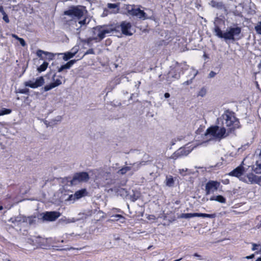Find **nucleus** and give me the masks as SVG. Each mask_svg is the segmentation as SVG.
Segmentation results:
<instances>
[{"label":"nucleus","mask_w":261,"mask_h":261,"mask_svg":"<svg viewBox=\"0 0 261 261\" xmlns=\"http://www.w3.org/2000/svg\"><path fill=\"white\" fill-rule=\"evenodd\" d=\"M241 32V28L239 27L228 28L224 33L218 27L215 28L216 35L220 38H224L225 40H234L239 39L240 37H238Z\"/></svg>","instance_id":"f257e3e1"},{"label":"nucleus","mask_w":261,"mask_h":261,"mask_svg":"<svg viewBox=\"0 0 261 261\" xmlns=\"http://www.w3.org/2000/svg\"><path fill=\"white\" fill-rule=\"evenodd\" d=\"M222 124L229 127L231 131L239 127V120L236 118L233 113L227 112L222 115Z\"/></svg>","instance_id":"f03ea898"},{"label":"nucleus","mask_w":261,"mask_h":261,"mask_svg":"<svg viewBox=\"0 0 261 261\" xmlns=\"http://www.w3.org/2000/svg\"><path fill=\"white\" fill-rule=\"evenodd\" d=\"M115 31L112 26L102 25L97 26L94 28L93 39L100 41L102 40L107 35L110 34Z\"/></svg>","instance_id":"7ed1b4c3"},{"label":"nucleus","mask_w":261,"mask_h":261,"mask_svg":"<svg viewBox=\"0 0 261 261\" xmlns=\"http://www.w3.org/2000/svg\"><path fill=\"white\" fill-rule=\"evenodd\" d=\"M228 134V132L226 133V130L224 126H213L207 129L205 135H210L214 138L221 139L226 137Z\"/></svg>","instance_id":"20e7f679"},{"label":"nucleus","mask_w":261,"mask_h":261,"mask_svg":"<svg viewBox=\"0 0 261 261\" xmlns=\"http://www.w3.org/2000/svg\"><path fill=\"white\" fill-rule=\"evenodd\" d=\"M85 7L81 6L71 7L69 10L64 11V15L71 17H76L80 19L83 16L85 11Z\"/></svg>","instance_id":"39448f33"},{"label":"nucleus","mask_w":261,"mask_h":261,"mask_svg":"<svg viewBox=\"0 0 261 261\" xmlns=\"http://www.w3.org/2000/svg\"><path fill=\"white\" fill-rule=\"evenodd\" d=\"M89 179L88 174L85 172L75 174L70 181L71 185H75L77 182H86Z\"/></svg>","instance_id":"423d86ee"},{"label":"nucleus","mask_w":261,"mask_h":261,"mask_svg":"<svg viewBox=\"0 0 261 261\" xmlns=\"http://www.w3.org/2000/svg\"><path fill=\"white\" fill-rule=\"evenodd\" d=\"M44 79L42 76H40L36 79L30 80L24 83V85L27 87H29L32 88H37L41 87L44 84Z\"/></svg>","instance_id":"0eeeda50"},{"label":"nucleus","mask_w":261,"mask_h":261,"mask_svg":"<svg viewBox=\"0 0 261 261\" xmlns=\"http://www.w3.org/2000/svg\"><path fill=\"white\" fill-rule=\"evenodd\" d=\"M56 75L54 74L53 76V82L50 83L49 84L45 85L43 89L44 91H48L50 90L51 89L56 88L62 84L61 79L62 77L61 76H58L57 78H56Z\"/></svg>","instance_id":"6e6552de"},{"label":"nucleus","mask_w":261,"mask_h":261,"mask_svg":"<svg viewBox=\"0 0 261 261\" xmlns=\"http://www.w3.org/2000/svg\"><path fill=\"white\" fill-rule=\"evenodd\" d=\"M220 185V182L217 181L210 180L207 182L205 185L206 195L214 193L218 190Z\"/></svg>","instance_id":"1a4fd4ad"},{"label":"nucleus","mask_w":261,"mask_h":261,"mask_svg":"<svg viewBox=\"0 0 261 261\" xmlns=\"http://www.w3.org/2000/svg\"><path fill=\"white\" fill-rule=\"evenodd\" d=\"M42 215L43 221H54L60 216V214L57 212H47Z\"/></svg>","instance_id":"9d476101"},{"label":"nucleus","mask_w":261,"mask_h":261,"mask_svg":"<svg viewBox=\"0 0 261 261\" xmlns=\"http://www.w3.org/2000/svg\"><path fill=\"white\" fill-rule=\"evenodd\" d=\"M192 150V149H189V147L180 148L170 156V159L175 160L178 157L187 155Z\"/></svg>","instance_id":"9b49d317"},{"label":"nucleus","mask_w":261,"mask_h":261,"mask_svg":"<svg viewBox=\"0 0 261 261\" xmlns=\"http://www.w3.org/2000/svg\"><path fill=\"white\" fill-rule=\"evenodd\" d=\"M145 164V162H140L139 163H134L133 164H131L132 166H125L122 167L121 169H120L118 171L117 173L121 175H124L128 171H130L133 167H135L136 168V170H137L139 168H140V166L142 164Z\"/></svg>","instance_id":"f8f14e48"},{"label":"nucleus","mask_w":261,"mask_h":261,"mask_svg":"<svg viewBox=\"0 0 261 261\" xmlns=\"http://www.w3.org/2000/svg\"><path fill=\"white\" fill-rule=\"evenodd\" d=\"M128 12L130 15L136 16L139 18H142L144 19L147 18L146 13L139 8L134 9L132 8L131 9H129V8H128Z\"/></svg>","instance_id":"ddd939ff"},{"label":"nucleus","mask_w":261,"mask_h":261,"mask_svg":"<svg viewBox=\"0 0 261 261\" xmlns=\"http://www.w3.org/2000/svg\"><path fill=\"white\" fill-rule=\"evenodd\" d=\"M131 24L129 22H123L121 24L122 32L123 34L130 36L133 34L130 32Z\"/></svg>","instance_id":"4468645a"},{"label":"nucleus","mask_w":261,"mask_h":261,"mask_svg":"<svg viewBox=\"0 0 261 261\" xmlns=\"http://www.w3.org/2000/svg\"><path fill=\"white\" fill-rule=\"evenodd\" d=\"M244 168L242 166H239L230 172L229 174L231 176L239 177L244 173Z\"/></svg>","instance_id":"2eb2a0df"},{"label":"nucleus","mask_w":261,"mask_h":261,"mask_svg":"<svg viewBox=\"0 0 261 261\" xmlns=\"http://www.w3.org/2000/svg\"><path fill=\"white\" fill-rule=\"evenodd\" d=\"M252 170L256 174H261V159L257 158L255 164L252 166Z\"/></svg>","instance_id":"dca6fc26"},{"label":"nucleus","mask_w":261,"mask_h":261,"mask_svg":"<svg viewBox=\"0 0 261 261\" xmlns=\"http://www.w3.org/2000/svg\"><path fill=\"white\" fill-rule=\"evenodd\" d=\"M258 176H256L252 173H249L247 175L248 181L246 182H248L251 184H256L257 181Z\"/></svg>","instance_id":"f3484780"},{"label":"nucleus","mask_w":261,"mask_h":261,"mask_svg":"<svg viewBox=\"0 0 261 261\" xmlns=\"http://www.w3.org/2000/svg\"><path fill=\"white\" fill-rule=\"evenodd\" d=\"M87 193L86 189H82L76 191L74 194L76 199H79L81 198L86 196Z\"/></svg>","instance_id":"a211bd4d"},{"label":"nucleus","mask_w":261,"mask_h":261,"mask_svg":"<svg viewBox=\"0 0 261 261\" xmlns=\"http://www.w3.org/2000/svg\"><path fill=\"white\" fill-rule=\"evenodd\" d=\"M210 200L211 201H217L222 203H224L226 202L225 198L221 195L213 196L210 198Z\"/></svg>","instance_id":"6ab92c4d"},{"label":"nucleus","mask_w":261,"mask_h":261,"mask_svg":"<svg viewBox=\"0 0 261 261\" xmlns=\"http://www.w3.org/2000/svg\"><path fill=\"white\" fill-rule=\"evenodd\" d=\"M195 216L198 217L209 218L211 219L215 218L216 217V215L215 214H207L204 213H195Z\"/></svg>","instance_id":"aec40b11"},{"label":"nucleus","mask_w":261,"mask_h":261,"mask_svg":"<svg viewBox=\"0 0 261 261\" xmlns=\"http://www.w3.org/2000/svg\"><path fill=\"white\" fill-rule=\"evenodd\" d=\"M195 213L181 214L178 217V218L189 219V218L196 217V216H195Z\"/></svg>","instance_id":"412c9836"},{"label":"nucleus","mask_w":261,"mask_h":261,"mask_svg":"<svg viewBox=\"0 0 261 261\" xmlns=\"http://www.w3.org/2000/svg\"><path fill=\"white\" fill-rule=\"evenodd\" d=\"M166 184L168 187H172L174 184V179L171 176L166 177Z\"/></svg>","instance_id":"4be33fe9"},{"label":"nucleus","mask_w":261,"mask_h":261,"mask_svg":"<svg viewBox=\"0 0 261 261\" xmlns=\"http://www.w3.org/2000/svg\"><path fill=\"white\" fill-rule=\"evenodd\" d=\"M89 22V20L87 21V19L86 18H85L83 20H79L78 21V23L80 24V27L77 29L78 30L80 28H82L83 27H86L87 24H88Z\"/></svg>","instance_id":"5701e85b"},{"label":"nucleus","mask_w":261,"mask_h":261,"mask_svg":"<svg viewBox=\"0 0 261 261\" xmlns=\"http://www.w3.org/2000/svg\"><path fill=\"white\" fill-rule=\"evenodd\" d=\"M48 65V63L45 62L37 68V70L39 72L45 71Z\"/></svg>","instance_id":"b1692460"},{"label":"nucleus","mask_w":261,"mask_h":261,"mask_svg":"<svg viewBox=\"0 0 261 261\" xmlns=\"http://www.w3.org/2000/svg\"><path fill=\"white\" fill-rule=\"evenodd\" d=\"M11 113V110L6 108H3L0 110V116L9 114Z\"/></svg>","instance_id":"393cba45"},{"label":"nucleus","mask_w":261,"mask_h":261,"mask_svg":"<svg viewBox=\"0 0 261 261\" xmlns=\"http://www.w3.org/2000/svg\"><path fill=\"white\" fill-rule=\"evenodd\" d=\"M73 55L71 53V52H67L64 54L63 59L65 61H67L69 59L72 58L73 57Z\"/></svg>","instance_id":"a878e982"},{"label":"nucleus","mask_w":261,"mask_h":261,"mask_svg":"<svg viewBox=\"0 0 261 261\" xmlns=\"http://www.w3.org/2000/svg\"><path fill=\"white\" fill-rule=\"evenodd\" d=\"M254 29L258 34L261 35V21L258 22L256 23Z\"/></svg>","instance_id":"bb28decb"},{"label":"nucleus","mask_w":261,"mask_h":261,"mask_svg":"<svg viewBox=\"0 0 261 261\" xmlns=\"http://www.w3.org/2000/svg\"><path fill=\"white\" fill-rule=\"evenodd\" d=\"M45 54L46 55H51L50 53H48V52H46V51H44L43 50H37V53H36V54H37V56L38 57H39V58H41L42 57V54Z\"/></svg>","instance_id":"cd10ccee"},{"label":"nucleus","mask_w":261,"mask_h":261,"mask_svg":"<svg viewBox=\"0 0 261 261\" xmlns=\"http://www.w3.org/2000/svg\"><path fill=\"white\" fill-rule=\"evenodd\" d=\"M69 68H70V67L67 63L66 64L63 65L62 66H61L60 68H59L58 72H62L64 69H69Z\"/></svg>","instance_id":"c85d7f7f"},{"label":"nucleus","mask_w":261,"mask_h":261,"mask_svg":"<svg viewBox=\"0 0 261 261\" xmlns=\"http://www.w3.org/2000/svg\"><path fill=\"white\" fill-rule=\"evenodd\" d=\"M206 93V90L204 88H202L199 91L198 96H200L201 97L204 96Z\"/></svg>","instance_id":"c756f323"},{"label":"nucleus","mask_w":261,"mask_h":261,"mask_svg":"<svg viewBox=\"0 0 261 261\" xmlns=\"http://www.w3.org/2000/svg\"><path fill=\"white\" fill-rule=\"evenodd\" d=\"M107 6H108V7L109 9H116V8H117V9H118L119 5L117 4H110V3H109V4H108Z\"/></svg>","instance_id":"7c9ffc66"},{"label":"nucleus","mask_w":261,"mask_h":261,"mask_svg":"<svg viewBox=\"0 0 261 261\" xmlns=\"http://www.w3.org/2000/svg\"><path fill=\"white\" fill-rule=\"evenodd\" d=\"M77 200L76 198L75 197L74 194L70 195L69 196L68 198L67 199V201H74L75 200Z\"/></svg>","instance_id":"2f4dec72"},{"label":"nucleus","mask_w":261,"mask_h":261,"mask_svg":"<svg viewBox=\"0 0 261 261\" xmlns=\"http://www.w3.org/2000/svg\"><path fill=\"white\" fill-rule=\"evenodd\" d=\"M78 50H79V48L77 47H74L71 49V52L73 55V56H74L77 53Z\"/></svg>","instance_id":"473e14b6"},{"label":"nucleus","mask_w":261,"mask_h":261,"mask_svg":"<svg viewBox=\"0 0 261 261\" xmlns=\"http://www.w3.org/2000/svg\"><path fill=\"white\" fill-rule=\"evenodd\" d=\"M88 54H94V51L93 49L91 48L89 49L84 54V56Z\"/></svg>","instance_id":"72a5a7b5"},{"label":"nucleus","mask_w":261,"mask_h":261,"mask_svg":"<svg viewBox=\"0 0 261 261\" xmlns=\"http://www.w3.org/2000/svg\"><path fill=\"white\" fill-rule=\"evenodd\" d=\"M18 41L22 46H25L26 45L25 42L23 38H20Z\"/></svg>","instance_id":"f704fd0d"},{"label":"nucleus","mask_w":261,"mask_h":261,"mask_svg":"<svg viewBox=\"0 0 261 261\" xmlns=\"http://www.w3.org/2000/svg\"><path fill=\"white\" fill-rule=\"evenodd\" d=\"M3 19L7 23H8L9 22V18L6 13L3 15Z\"/></svg>","instance_id":"c9c22d12"},{"label":"nucleus","mask_w":261,"mask_h":261,"mask_svg":"<svg viewBox=\"0 0 261 261\" xmlns=\"http://www.w3.org/2000/svg\"><path fill=\"white\" fill-rule=\"evenodd\" d=\"M76 62L75 60H72L69 61L67 64L69 65V67L70 68L71 66Z\"/></svg>","instance_id":"e433bc0d"},{"label":"nucleus","mask_w":261,"mask_h":261,"mask_svg":"<svg viewBox=\"0 0 261 261\" xmlns=\"http://www.w3.org/2000/svg\"><path fill=\"white\" fill-rule=\"evenodd\" d=\"M216 73L215 72H214V71H211V72H210V73H209V74H208V77H209L210 78H212V77H214V76H215V75H216Z\"/></svg>","instance_id":"4c0bfd02"},{"label":"nucleus","mask_w":261,"mask_h":261,"mask_svg":"<svg viewBox=\"0 0 261 261\" xmlns=\"http://www.w3.org/2000/svg\"><path fill=\"white\" fill-rule=\"evenodd\" d=\"M29 90L28 89H22V90H20L19 92L20 93H22V94H24V93H28Z\"/></svg>","instance_id":"58836bf2"},{"label":"nucleus","mask_w":261,"mask_h":261,"mask_svg":"<svg viewBox=\"0 0 261 261\" xmlns=\"http://www.w3.org/2000/svg\"><path fill=\"white\" fill-rule=\"evenodd\" d=\"M112 217H114L115 218H118V219H120V218H123L124 219V217L121 215H118V214H117V215H114V216H112Z\"/></svg>","instance_id":"ea45409f"},{"label":"nucleus","mask_w":261,"mask_h":261,"mask_svg":"<svg viewBox=\"0 0 261 261\" xmlns=\"http://www.w3.org/2000/svg\"><path fill=\"white\" fill-rule=\"evenodd\" d=\"M35 217H28V219L26 220V221H29L30 223H31L33 221V219L35 218Z\"/></svg>","instance_id":"a19ab883"},{"label":"nucleus","mask_w":261,"mask_h":261,"mask_svg":"<svg viewBox=\"0 0 261 261\" xmlns=\"http://www.w3.org/2000/svg\"><path fill=\"white\" fill-rule=\"evenodd\" d=\"M75 221H74V219L73 218H72V219H67V220H65V223H71V222H74Z\"/></svg>","instance_id":"79ce46f5"},{"label":"nucleus","mask_w":261,"mask_h":261,"mask_svg":"<svg viewBox=\"0 0 261 261\" xmlns=\"http://www.w3.org/2000/svg\"><path fill=\"white\" fill-rule=\"evenodd\" d=\"M192 80H189V81H187L184 82L183 84L185 85H188L192 84Z\"/></svg>","instance_id":"37998d69"},{"label":"nucleus","mask_w":261,"mask_h":261,"mask_svg":"<svg viewBox=\"0 0 261 261\" xmlns=\"http://www.w3.org/2000/svg\"><path fill=\"white\" fill-rule=\"evenodd\" d=\"M119 192L120 193H122V194H125L126 195H127V191L126 190H125L124 189H121V190H119Z\"/></svg>","instance_id":"c03bdc74"},{"label":"nucleus","mask_w":261,"mask_h":261,"mask_svg":"<svg viewBox=\"0 0 261 261\" xmlns=\"http://www.w3.org/2000/svg\"><path fill=\"white\" fill-rule=\"evenodd\" d=\"M257 184L259 186H261V176H258Z\"/></svg>","instance_id":"a18cd8bd"},{"label":"nucleus","mask_w":261,"mask_h":261,"mask_svg":"<svg viewBox=\"0 0 261 261\" xmlns=\"http://www.w3.org/2000/svg\"><path fill=\"white\" fill-rule=\"evenodd\" d=\"M62 119V117L61 116H58L56 117L55 120L57 121H61Z\"/></svg>","instance_id":"49530a36"},{"label":"nucleus","mask_w":261,"mask_h":261,"mask_svg":"<svg viewBox=\"0 0 261 261\" xmlns=\"http://www.w3.org/2000/svg\"><path fill=\"white\" fill-rule=\"evenodd\" d=\"M12 37L14 38L15 39H16V40H17L18 41L19 40V39L20 38V37H18L15 34H12Z\"/></svg>","instance_id":"de8ad7c7"},{"label":"nucleus","mask_w":261,"mask_h":261,"mask_svg":"<svg viewBox=\"0 0 261 261\" xmlns=\"http://www.w3.org/2000/svg\"><path fill=\"white\" fill-rule=\"evenodd\" d=\"M0 12H1L3 15H4V14L6 13L4 10L3 7H2V6L0 7Z\"/></svg>","instance_id":"09e8293b"},{"label":"nucleus","mask_w":261,"mask_h":261,"mask_svg":"<svg viewBox=\"0 0 261 261\" xmlns=\"http://www.w3.org/2000/svg\"><path fill=\"white\" fill-rule=\"evenodd\" d=\"M258 246L257 245L255 244H253V248H252V250H255L256 249V247Z\"/></svg>","instance_id":"8fccbe9b"},{"label":"nucleus","mask_w":261,"mask_h":261,"mask_svg":"<svg viewBox=\"0 0 261 261\" xmlns=\"http://www.w3.org/2000/svg\"><path fill=\"white\" fill-rule=\"evenodd\" d=\"M193 255L195 257H196L199 258V259H201L200 258L201 256L197 253H194Z\"/></svg>","instance_id":"3c124183"},{"label":"nucleus","mask_w":261,"mask_h":261,"mask_svg":"<svg viewBox=\"0 0 261 261\" xmlns=\"http://www.w3.org/2000/svg\"><path fill=\"white\" fill-rule=\"evenodd\" d=\"M254 254H252V255H250V256H246V258H247V259H250V258H253V257H254Z\"/></svg>","instance_id":"603ef678"},{"label":"nucleus","mask_w":261,"mask_h":261,"mask_svg":"<svg viewBox=\"0 0 261 261\" xmlns=\"http://www.w3.org/2000/svg\"><path fill=\"white\" fill-rule=\"evenodd\" d=\"M165 98H168L170 97V94L169 93H166L164 95Z\"/></svg>","instance_id":"864d4df0"},{"label":"nucleus","mask_w":261,"mask_h":261,"mask_svg":"<svg viewBox=\"0 0 261 261\" xmlns=\"http://www.w3.org/2000/svg\"><path fill=\"white\" fill-rule=\"evenodd\" d=\"M92 39L91 38H89L87 40V42L88 43H90V42L92 40Z\"/></svg>","instance_id":"5fc2aeb1"},{"label":"nucleus","mask_w":261,"mask_h":261,"mask_svg":"<svg viewBox=\"0 0 261 261\" xmlns=\"http://www.w3.org/2000/svg\"><path fill=\"white\" fill-rule=\"evenodd\" d=\"M255 261H261V257L258 258Z\"/></svg>","instance_id":"6e6d98bb"},{"label":"nucleus","mask_w":261,"mask_h":261,"mask_svg":"<svg viewBox=\"0 0 261 261\" xmlns=\"http://www.w3.org/2000/svg\"><path fill=\"white\" fill-rule=\"evenodd\" d=\"M3 209V207L2 206H0V211Z\"/></svg>","instance_id":"4d7b16f0"},{"label":"nucleus","mask_w":261,"mask_h":261,"mask_svg":"<svg viewBox=\"0 0 261 261\" xmlns=\"http://www.w3.org/2000/svg\"><path fill=\"white\" fill-rule=\"evenodd\" d=\"M152 246H150L148 247V249H150L151 247H152Z\"/></svg>","instance_id":"13d9d810"},{"label":"nucleus","mask_w":261,"mask_h":261,"mask_svg":"<svg viewBox=\"0 0 261 261\" xmlns=\"http://www.w3.org/2000/svg\"><path fill=\"white\" fill-rule=\"evenodd\" d=\"M197 73H198V72L197 71V72H196V73L195 74V75H194V77H193V78H194V77H195V76L196 75V74H197Z\"/></svg>","instance_id":"bf43d9fd"},{"label":"nucleus","mask_w":261,"mask_h":261,"mask_svg":"<svg viewBox=\"0 0 261 261\" xmlns=\"http://www.w3.org/2000/svg\"><path fill=\"white\" fill-rule=\"evenodd\" d=\"M259 66H261V62L259 64Z\"/></svg>","instance_id":"052dcab7"},{"label":"nucleus","mask_w":261,"mask_h":261,"mask_svg":"<svg viewBox=\"0 0 261 261\" xmlns=\"http://www.w3.org/2000/svg\"><path fill=\"white\" fill-rule=\"evenodd\" d=\"M8 261H10V260H8Z\"/></svg>","instance_id":"680f3d73"}]
</instances>
